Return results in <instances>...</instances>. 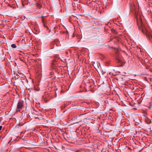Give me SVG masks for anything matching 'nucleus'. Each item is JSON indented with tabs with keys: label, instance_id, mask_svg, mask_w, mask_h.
<instances>
[{
	"label": "nucleus",
	"instance_id": "obj_3",
	"mask_svg": "<svg viewBox=\"0 0 152 152\" xmlns=\"http://www.w3.org/2000/svg\"><path fill=\"white\" fill-rule=\"evenodd\" d=\"M115 57L117 61V62L118 63H121L122 62V58L121 56L119 55L118 52L116 53Z\"/></svg>",
	"mask_w": 152,
	"mask_h": 152
},
{
	"label": "nucleus",
	"instance_id": "obj_6",
	"mask_svg": "<svg viewBox=\"0 0 152 152\" xmlns=\"http://www.w3.org/2000/svg\"><path fill=\"white\" fill-rule=\"evenodd\" d=\"M146 36L147 37L149 38L150 40H151L152 39V36L148 34H146Z\"/></svg>",
	"mask_w": 152,
	"mask_h": 152
},
{
	"label": "nucleus",
	"instance_id": "obj_2",
	"mask_svg": "<svg viewBox=\"0 0 152 152\" xmlns=\"http://www.w3.org/2000/svg\"><path fill=\"white\" fill-rule=\"evenodd\" d=\"M23 101L22 100H19L18 103L17 109H16V112L20 111L22 109L23 107Z\"/></svg>",
	"mask_w": 152,
	"mask_h": 152
},
{
	"label": "nucleus",
	"instance_id": "obj_11",
	"mask_svg": "<svg viewBox=\"0 0 152 152\" xmlns=\"http://www.w3.org/2000/svg\"><path fill=\"white\" fill-rule=\"evenodd\" d=\"M18 125H19V126H22V125H20V124H18Z\"/></svg>",
	"mask_w": 152,
	"mask_h": 152
},
{
	"label": "nucleus",
	"instance_id": "obj_12",
	"mask_svg": "<svg viewBox=\"0 0 152 152\" xmlns=\"http://www.w3.org/2000/svg\"><path fill=\"white\" fill-rule=\"evenodd\" d=\"M44 16H42V18H44Z\"/></svg>",
	"mask_w": 152,
	"mask_h": 152
},
{
	"label": "nucleus",
	"instance_id": "obj_8",
	"mask_svg": "<svg viewBox=\"0 0 152 152\" xmlns=\"http://www.w3.org/2000/svg\"><path fill=\"white\" fill-rule=\"evenodd\" d=\"M11 47L13 48H15L16 46L15 44H12L11 45Z\"/></svg>",
	"mask_w": 152,
	"mask_h": 152
},
{
	"label": "nucleus",
	"instance_id": "obj_9",
	"mask_svg": "<svg viewBox=\"0 0 152 152\" xmlns=\"http://www.w3.org/2000/svg\"><path fill=\"white\" fill-rule=\"evenodd\" d=\"M135 124L136 125H137L139 124V123L137 122Z\"/></svg>",
	"mask_w": 152,
	"mask_h": 152
},
{
	"label": "nucleus",
	"instance_id": "obj_10",
	"mask_svg": "<svg viewBox=\"0 0 152 152\" xmlns=\"http://www.w3.org/2000/svg\"><path fill=\"white\" fill-rule=\"evenodd\" d=\"M2 128V126H0V131L1 130Z\"/></svg>",
	"mask_w": 152,
	"mask_h": 152
},
{
	"label": "nucleus",
	"instance_id": "obj_4",
	"mask_svg": "<svg viewBox=\"0 0 152 152\" xmlns=\"http://www.w3.org/2000/svg\"><path fill=\"white\" fill-rule=\"evenodd\" d=\"M56 64H57L56 61H53L51 62L52 68L54 69L56 67Z\"/></svg>",
	"mask_w": 152,
	"mask_h": 152
},
{
	"label": "nucleus",
	"instance_id": "obj_5",
	"mask_svg": "<svg viewBox=\"0 0 152 152\" xmlns=\"http://www.w3.org/2000/svg\"><path fill=\"white\" fill-rule=\"evenodd\" d=\"M36 6L37 8L39 9H40L42 7L40 2H39L37 3Z\"/></svg>",
	"mask_w": 152,
	"mask_h": 152
},
{
	"label": "nucleus",
	"instance_id": "obj_1",
	"mask_svg": "<svg viewBox=\"0 0 152 152\" xmlns=\"http://www.w3.org/2000/svg\"><path fill=\"white\" fill-rule=\"evenodd\" d=\"M140 13L135 12V17L137 20V23L139 27L143 29L144 28V25L142 21L141 17L140 15Z\"/></svg>",
	"mask_w": 152,
	"mask_h": 152
},
{
	"label": "nucleus",
	"instance_id": "obj_7",
	"mask_svg": "<svg viewBox=\"0 0 152 152\" xmlns=\"http://www.w3.org/2000/svg\"><path fill=\"white\" fill-rule=\"evenodd\" d=\"M42 23H43V25H44V26L46 27V28H48V27L47 26H46L45 25V22L44 21V20L42 19Z\"/></svg>",
	"mask_w": 152,
	"mask_h": 152
}]
</instances>
